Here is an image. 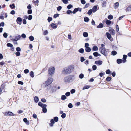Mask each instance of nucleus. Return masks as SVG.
<instances>
[{
	"label": "nucleus",
	"mask_w": 131,
	"mask_h": 131,
	"mask_svg": "<svg viewBox=\"0 0 131 131\" xmlns=\"http://www.w3.org/2000/svg\"><path fill=\"white\" fill-rule=\"evenodd\" d=\"M74 69V66L71 65L64 68L62 71V73L64 75L73 72Z\"/></svg>",
	"instance_id": "1"
},
{
	"label": "nucleus",
	"mask_w": 131,
	"mask_h": 131,
	"mask_svg": "<svg viewBox=\"0 0 131 131\" xmlns=\"http://www.w3.org/2000/svg\"><path fill=\"white\" fill-rule=\"evenodd\" d=\"M53 79L51 77H49L48 78L47 80L45 81L43 83V84L45 87H46L50 85L53 81Z\"/></svg>",
	"instance_id": "2"
},
{
	"label": "nucleus",
	"mask_w": 131,
	"mask_h": 131,
	"mask_svg": "<svg viewBox=\"0 0 131 131\" xmlns=\"http://www.w3.org/2000/svg\"><path fill=\"white\" fill-rule=\"evenodd\" d=\"M55 72V68L54 67L51 66L50 67L48 70V74L51 76H52L54 74Z\"/></svg>",
	"instance_id": "3"
},
{
	"label": "nucleus",
	"mask_w": 131,
	"mask_h": 131,
	"mask_svg": "<svg viewBox=\"0 0 131 131\" xmlns=\"http://www.w3.org/2000/svg\"><path fill=\"white\" fill-rule=\"evenodd\" d=\"M63 80L66 83H69L72 82L73 80L71 76H67L64 78Z\"/></svg>",
	"instance_id": "4"
},
{
	"label": "nucleus",
	"mask_w": 131,
	"mask_h": 131,
	"mask_svg": "<svg viewBox=\"0 0 131 131\" xmlns=\"http://www.w3.org/2000/svg\"><path fill=\"white\" fill-rule=\"evenodd\" d=\"M99 50L100 52L104 55L106 56L107 55V51L105 48L101 47L99 48Z\"/></svg>",
	"instance_id": "5"
},
{
	"label": "nucleus",
	"mask_w": 131,
	"mask_h": 131,
	"mask_svg": "<svg viewBox=\"0 0 131 131\" xmlns=\"http://www.w3.org/2000/svg\"><path fill=\"white\" fill-rule=\"evenodd\" d=\"M89 45L88 43H85V50L88 52H89L91 51V48L89 47Z\"/></svg>",
	"instance_id": "6"
},
{
	"label": "nucleus",
	"mask_w": 131,
	"mask_h": 131,
	"mask_svg": "<svg viewBox=\"0 0 131 131\" xmlns=\"http://www.w3.org/2000/svg\"><path fill=\"white\" fill-rule=\"evenodd\" d=\"M21 37V36L20 35H16L15 36L14 38L12 39V40L13 41H17L20 40Z\"/></svg>",
	"instance_id": "7"
},
{
	"label": "nucleus",
	"mask_w": 131,
	"mask_h": 131,
	"mask_svg": "<svg viewBox=\"0 0 131 131\" xmlns=\"http://www.w3.org/2000/svg\"><path fill=\"white\" fill-rule=\"evenodd\" d=\"M4 114L6 116H14L15 115L12 112L10 111L6 112L4 113Z\"/></svg>",
	"instance_id": "8"
},
{
	"label": "nucleus",
	"mask_w": 131,
	"mask_h": 131,
	"mask_svg": "<svg viewBox=\"0 0 131 131\" xmlns=\"http://www.w3.org/2000/svg\"><path fill=\"white\" fill-rule=\"evenodd\" d=\"M109 31L112 35H115V32L114 30L111 27L109 28Z\"/></svg>",
	"instance_id": "9"
},
{
	"label": "nucleus",
	"mask_w": 131,
	"mask_h": 131,
	"mask_svg": "<svg viewBox=\"0 0 131 131\" xmlns=\"http://www.w3.org/2000/svg\"><path fill=\"white\" fill-rule=\"evenodd\" d=\"M106 34L108 38L111 41H112L113 40V39L111 37L110 34L109 33L107 32L106 33Z\"/></svg>",
	"instance_id": "10"
},
{
	"label": "nucleus",
	"mask_w": 131,
	"mask_h": 131,
	"mask_svg": "<svg viewBox=\"0 0 131 131\" xmlns=\"http://www.w3.org/2000/svg\"><path fill=\"white\" fill-rule=\"evenodd\" d=\"M22 21V18L20 17H18L17 18L16 20V22L17 24H19L21 25V24Z\"/></svg>",
	"instance_id": "11"
},
{
	"label": "nucleus",
	"mask_w": 131,
	"mask_h": 131,
	"mask_svg": "<svg viewBox=\"0 0 131 131\" xmlns=\"http://www.w3.org/2000/svg\"><path fill=\"white\" fill-rule=\"evenodd\" d=\"M103 63V62L101 60H97L95 61V63L96 65H101Z\"/></svg>",
	"instance_id": "12"
},
{
	"label": "nucleus",
	"mask_w": 131,
	"mask_h": 131,
	"mask_svg": "<svg viewBox=\"0 0 131 131\" xmlns=\"http://www.w3.org/2000/svg\"><path fill=\"white\" fill-rule=\"evenodd\" d=\"M38 104L39 106L41 107L42 108L47 107V105H46L43 104V103L41 102H39Z\"/></svg>",
	"instance_id": "13"
},
{
	"label": "nucleus",
	"mask_w": 131,
	"mask_h": 131,
	"mask_svg": "<svg viewBox=\"0 0 131 131\" xmlns=\"http://www.w3.org/2000/svg\"><path fill=\"white\" fill-rule=\"evenodd\" d=\"M55 121L53 119H52L50 121L51 123L49 124L50 126L52 127L53 126V124L55 123Z\"/></svg>",
	"instance_id": "14"
},
{
	"label": "nucleus",
	"mask_w": 131,
	"mask_h": 131,
	"mask_svg": "<svg viewBox=\"0 0 131 131\" xmlns=\"http://www.w3.org/2000/svg\"><path fill=\"white\" fill-rule=\"evenodd\" d=\"M106 23L107 25H108V26H109L108 25H109L111 24H113V22H112L111 21L109 20H107V19H106Z\"/></svg>",
	"instance_id": "15"
},
{
	"label": "nucleus",
	"mask_w": 131,
	"mask_h": 131,
	"mask_svg": "<svg viewBox=\"0 0 131 131\" xmlns=\"http://www.w3.org/2000/svg\"><path fill=\"white\" fill-rule=\"evenodd\" d=\"M127 56L124 55L123 56V63H125V62L126 61V59L127 58Z\"/></svg>",
	"instance_id": "16"
},
{
	"label": "nucleus",
	"mask_w": 131,
	"mask_h": 131,
	"mask_svg": "<svg viewBox=\"0 0 131 131\" xmlns=\"http://www.w3.org/2000/svg\"><path fill=\"white\" fill-rule=\"evenodd\" d=\"M119 6V3L117 2L115 3L114 5V7L115 9H116L118 8Z\"/></svg>",
	"instance_id": "17"
},
{
	"label": "nucleus",
	"mask_w": 131,
	"mask_h": 131,
	"mask_svg": "<svg viewBox=\"0 0 131 131\" xmlns=\"http://www.w3.org/2000/svg\"><path fill=\"white\" fill-rule=\"evenodd\" d=\"M97 6H94L92 9H91L92 11V12L93 13H94L97 10Z\"/></svg>",
	"instance_id": "18"
},
{
	"label": "nucleus",
	"mask_w": 131,
	"mask_h": 131,
	"mask_svg": "<svg viewBox=\"0 0 131 131\" xmlns=\"http://www.w3.org/2000/svg\"><path fill=\"white\" fill-rule=\"evenodd\" d=\"M98 50V48L96 46H94L92 48V50L93 51H97Z\"/></svg>",
	"instance_id": "19"
},
{
	"label": "nucleus",
	"mask_w": 131,
	"mask_h": 131,
	"mask_svg": "<svg viewBox=\"0 0 131 131\" xmlns=\"http://www.w3.org/2000/svg\"><path fill=\"white\" fill-rule=\"evenodd\" d=\"M93 55L95 57H97L98 56H100V54H99L97 52H95L93 53Z\"/></svg>",
	"instance_id": "20"
},
{
	"label": "nucleus",
	"mask_w": 131,
	"mask_h": 131,
	"mask_svg": "<svg viewBox=\"0 0 131 131\" xmlns=\"http://www.w3.org/2000/svg\"><path fill=\"white\" fill-rule=\"evenodd\" d=\"M51 27L53 28V29H55L57 27V25L54 23H52L51 24Z\"/></svg>",
	"instance_id": "21"
},
{
	"label": "nucleus",
	"mask_w": 131,
	"mask_h": 131,
	"mask_svg": "<svg viewBox=\"0 0 131 131\" xmlns=\"http://www.w3.org/2000/svg\"><path fill=\"white\" fill-rule=\"evenodd\" d=\"M103 27V25L102 23H100L97 26V28H101Z\"/></svg>",
	"instance_id": "22"
},
{
	"label": "nucleus",
	"mask_w": 131,
	"mask_h": 131,
	"mask_svg": "<svg viewBox=\"0 0 131 131\" xmlns=\"http://www.w3.org/2000/svg\"><path fill=\"white\" fill-rule=\"evenodd\" d=\"M34 100L35 102L37 103L39 101V99L38 97L35 96L34 98Z\"/></svg>",
	"instance_id": "23"
},
{
	"label": "nucleus",
	"mask_w": 131,
	"mask_h": 131,
	"mask_svg": "<svg viewBox=\"0 0 131 131\" xmlns=\"http://www.w3.org/2000/svg\"><path fill=\"white\" fill-rule=\"evenodd\" d=\"M123 62V60L120 59H118L117 60V62L118 64H119Z\"/></svg>",
	"instance_id": "24"
},
{
	"label": "nucleus",
	"mask_w": 131,
	"mask_h": 131,
	"mask_svg": "<svg viewBox=\"0 0 131 131\" xmlns=\"http://www.w3.org/2000/svg\"><path fill=\"white\" fill-rule=\"evenodd\" d=\"M84 49L82 48H81L78 50V52L80 53L83 54L84 52Z\"/></svg>",
	"instance_id": "25"
},
{
	"label": "nucleus",
	"mask_w": 131,
	"mask_h": 131,
	"mask_svg": "<svg viewBox=\"0 0 131 131\" xmlns=\"http://www.w3.org/2000/svg\"><path fill=\"white\" fill-rule=\"evenodd\" d=\"M23 121L24 122L26 123L27 125H29V123L26 118H24L23 119Z\"/></svg>",
	"instance_id": "26"
},
{
	"label": "nucleus",
	"mask_w": 131,
	"mask_h": 131,
	"mask_svg": "<svg viewBox=\"0 0 131 131\" xmlns=\"http://www.w3.org/2000/svg\"><path fill=\"white\" fill-rule=\"evenodd\" d=\"M83 35L84 37H86L88 36V34L86 32H84L83 33Z\"/></svg>",
	"instance_id": "27"
},
{
	"label": "nucleus",
	"mask_w": 131,
	"mask_h": 131,
	"mask_svg": "<svg viewBox=\"0 0 131 131\" xmlns=\"http://www.w3.org/2000/svg\"><path fill=\"white\" fill-rule=\"evenodd\" d=\"M90 87V86L89 85H85L84 86L83 88V90H85L86 89H87L89 88Z\"/></svg>",
	"instance_id": "28"
},
{
	"label": "nucleus",
	"mask_w": 131,
	"mask_h": 131,
	"mask_svg": "<svg viewBox=\"0 0 131 131\" xmlns=\"http://www.w3.org/2000/svg\"><path fill=\"white\" fill-rule=\"evenodd\" d=\"M29 39L31 41H33L34 40V38L32 36H31L29 37Z\"/></svg>",
	"instance_id": "29"
},
{
	"label": "nucleus",
	"mask_w": 131,
	"mask_h": 131,
	"mask_svg": "<svg viewBox=\"0 0 131 131\" xmlns=\"http://www.w3.org/2000/svg\"><path fill=\"white\" fill-rule=\"evenodd\" d=\"M73 6L71 4H69L67 6V8L68 9H70L73 7Z\"/></svg>",
	"instance_id": "30"
},
{
	"label": "nucleus",
	"mask_w": 131,
	"mask_h": 131,
	"mask_svg": "<svg viewBox=\"0 0 131 131\" xmlns=\"http://www.w3.org/2000/svg\"><path fill=\"white\" fill-rule=\"evenodd\" d=\"M108 18L109 20H111L113 18V16L112 15H110L108 17Z\"/></svg>",
	"instance_id": "31"
},
{
	"label": "nucleus",
	"mask_w": 131,
	"mask_h": 131,
	"mask_svg": "<svg viewBox=\"0 0 131 131\" xmlns=\"http://www.w3.org/2000/svg\"><path fill=\"white\" fill-rule=\"evenodd\" d=\"M84 21L85 22H88L89 20V19L87 17H85L84 19Z\"/></svg>",
	"instance_id": "32"
},
{
	"label": "nucleus",
	"mask_w": 131,
	"mask_h": 131,
	"mask_svg": "<svg viewBox=\"0 0 131 131\" xmlns=\"http://www.w3.org/2000/svg\"><path fill=\"white\" fill-rule=\"evenodd\" d=\"M46 107H42L43 108L42 111L45 113L46 112H47V109L46 108Z\"/></svg>",
	"instance_id": "33"
},
{
	"label": "nucleus",
	"mask_w": 131,
	"mask_h": 131,
	"mask_svg": "<svg viewBox=\"0 0 131 131\" xmlns=\"http://www.w3.org/2000/svg\"><path fill=\"white\" fill-rule=\"evenodd\" d=\"M66 114L65 113H63L61 115V117L63 118H64L66 117Z\"/></svg>",
	"instance_id": "34"
},
{
	"label": "nucleus",
	"mask_w": 131,
	"mask_h": 131,
	"mask_svg": "<svg viewBox=\"0 0 131 131\" xmlns=\"http://www.w3.org/2000/svg\"><path fill=\"white\" fill-rule=\"evenodd\" d=\"M79 78L80 79H82L84 77V74H80L79 75Z\"/></svg>",
	"instance_id": "35"
},
{
	"label": "nucleus",
	"mask_w": 131,
	"mask_h": 131,
	"mask_svg": "<svg viewBox=\"0 0 131 131\" xmlns=\"http://www.w3.org/2000/svg\"><path fill=\"white\" fill-rule=\"evenodd\" d=\"M66 97L65 95H62L61 96V99L62 100H64L66 99Z\"/></svg>",
	"instance_id": "36"
},
{
	"label": "nucleus",
	"mask_w": 131,
	"mask_h": 131,
	"mask_svg": "<svg viewBox=\"0 0 131 131\" xmlns=\"http://www.w3.org/2000/svg\"><path fill=\"white\" fill-rule=\"evenodd\" d=\"M10 7L12 8L13 9V8L15 7V6L14 4H13L12 5H10Z\"/></svg>",
	"instance_id": "37"
},
{
	"label": "nucleus",
	"mask_w": 131,
	"mask_h": 131,
	"mask_svg": "<svg viewBox=\"0 0 131 131\" xmlns=\"http://www.w3.org/2000/svg\"><path fill=\"white\" fill-rule=\"evenodd\" d=\"M53 119L55 122H57L58 121V118L57 117H55Z\"/></svg>",
	"instance_id": "38"
},
{
	"label": "nucleus",
	"mask_w": 131,
	"mask_h": 131,
	"mask_svg": "<svg viewBox=\"0 0 131 131\" xmlns=\"http://www.w3.org/2000/svg\"><path fill=\"white\" fill-rule=\"evenodd\" d=\"M16 50L17 52H19L21 51V49L19 47H18L16 48Z\"/></svg>",
	"instance_id": "39"
},
{
	"label": "nucleus",
	"mask_w": 131,
	"mask_h": 131,
	"mask_svg": "<svg viewBox=\"0 0 131 131\" xmlns=\"http://www.w3.org/2000/svg\"><path fill=\"white\" fill-rule=\"evenodd\" d=\"M85 60V59L84 57H81L80 58V61L81 62H83Z\"/></svg>",
	"instance_id": "40"
},
{
	"label": "nucleus",
	"mask_w": 131,
	"mask_h": 131,
	"mask_svg": "<svg viewBox=\"0 0 131 131\" xmlns=\"http://www.w3.org/2000/svg\"><path fill=\"white\" fill-rule=\"evenodd\" d=\"M117 52L115 51H113L111 52L112 55H116L117 54Z\"/></svg>",
	"instance_id": "41"
},
{
	"label": "nucleus",
	"mask_w": 131,
	"mask_h": 131,
	"mask_svg": "<svg viewBox=\"0 0 131 131\" xmlns=\"http://www.w3.org/2000/svg\"><path fill=\"white\" fill-rule=\"evenodd\" d=\"M30 76L32 78L34 77V72L33 71H31L30 72Z\"/></svg>",
	"instance_id": "42"
},
{
	"label": "nucleus",
	"mask_w": 131,
	"mask_h": 131,
	"mask_svg": "<svg viewBox=\"0 0 131 131\" xmlns=\"http://www.w3.org/2000/svg\"><path fill=\"white\" fill-rule=\"evenodd\" d=\"M29 71V70L28 69H26L24 70V72L26 74L28 73Z\"/></svg>",
	"instance_id": "43"
},
{
	"label": "nucleus",
	"mask_w": 131,
	"mask_h": 131,
	"mask_svg": "<svg viewBox=\"0 0 131 131\" xmlns=\"http://www.w3.org/2000/svg\"><path fill=\"white\" fill-rule=\"evenodd\" d=\"M68 107L70 108H71L73 107V105L71 103H70L68 104Z\"/></svg>",
	"instance_id": "44"
},
{
	"label": "nucleus",
	"mask_w": 131,
	"mask_h": 131,
	"mask_svg": "<svg viewBox=\"0 0 131 131\" xmlns=\"http://www.w3.org/2000/svg\"><path fill=\"white\" fill-rule=\"evenodd\" d=\"M7 47H13V46L12 44L9 43H7Z\"/></svg>",
	"instance_id": "45"
},
{
	"label": "nucleus",
	"mask_w": 131,
	"mask_h": 131,
	"mask_svg": "<svg viewBox=\"0 0 131 131\" xmlns=\"http://www.w3.org/2000/svg\"><path fill=\"white\" fill-rule=\"evenodd\" d=\"M92 12V11L91 9L89 10L87 13V14L88 15H91Z\"/></svg>",
	"instance_id": "46"
},
{
	"label": "nucleus",
	"mask_w": 131,
	"mask_h": 131,
	"mask_svg": "<svg viewBox=\"0 0 131 131\" xmlns=\"http://www.w3.org/2000/svg\"><path fill=\"white\" fill-rule=\"evenodd\" d=\"M3 36L4 38H6L7 37L8 35L7 33L5 32L3 34Z\"/></svg>",
	"instance_id": "47"
},
{
	"label": "nucleus",
	"mask_w": 131,
	"mask_h": 131,
	"mask_svg": "<svg viewBox=\"0 0 131 131\" xmlns=\"http://www.w3.org/2000/svg\"><path fill=\"white\" fill-rule=\"evenodd\" d=\"M32 18V16L31 15H29L28 16V19L29 20H31Z\"/></svg>",
	"instance_id": "48"
},
{
	"label": "nucleus",
	"mask_w": 131,
	"mask_h": 131,
	"mask_svg": "<svg viewBox=\"0 0 131 131\" xmlns=\"http://www.w3.org/2000/svg\"><path fill=\"white\" fill-rule=\"evenodd\" d=\"M62 2L65 4H67L68 3V0H62Z\"/></svg>",
	"instance_id": "49"
},
{
	"label": "nucleus",
	"mask_w": 131,
	"mask_h": 131,
	"mask_svg": "<svg viewBox=\"0 0 131 131\" xmlns=\"http://www.w3.org/2000/svg\"><path fill=\"white\" fill-rule=\"evenodd\" d=\"M106 79L107 81H109L111 80V78L110 77H108L106 78Z\"/></svg>",
	"instance_id": "50"
},
{
	"label": "nucleus",
	"mask_w": 131,
	"mask_h": 131,
	"mask_svg": "<svg viewBox=\"0 0 131 131\" xmlns=\"http://www.w3.org/2000/svg\"><path fill=\"white\" fill-rule=\"evenodd\" d=\"M92 68L93 70H95L97 69V67L96 66L94 65L93 66Z\"/></svg>",
	"instance_id": "51"
},
{
	"label": "nucleus",
	"mask_w": 131,
	"mask_h": 131,
	"mask_svg": "<svg viewBox=\"0 0 131 131\" xmlns=\"http://www.w3.org/2000/svg\"><path fill=\"white\" fill-rule=\"evenodd\" d=\"M15 54L17 56H19L20 55V53L19 52H17L15 53Z\"/></svg>",
	"instance_id": "52"
},
{
	"label": "nucleus",
	"mask_w": 131,
	"mask_h": 131,
	"mask_svg": "<svg viewBox=\"0 0 131 131\" xmlns=\"http://www.w3.org/2000/svg\"><path fill=\"white\" fill-rule=\"evenodd\" d=\"M75 92V90L74 89H73L71 90L70 91V92L71 94H73Z\"/></svg>",
	"instance_id": "53"
},
{
	"label": "nucleus",
	"mask_w": 131,
	"mask_h": 131,
	"mask_svg": "<svg viewBox=\"0 0 131 131\" xmlns=\"http://www.w3.org/2000/svg\"><path fill=\"white\" fill-rule=\"evenodd\" d=\"M52 18L50 17H49L48 19V20L49 22H50L52 20Z\"/></svg>",
	"instance_id": "54"
},
{
	"label": "nucleus",
	"mask_w": 131,
	"mask_h": 131,
	"mask_svg": "<svg viewBox=\"0 0 131 131\" xmlns=\"http://www.w3.org/2000/svg\"><path fill=\"white\" fill-rule=\"evenodd\" d=\"M78 11L77 9L76 8H75L74 10L73 11L72 13L73 14H75L76 12Z\"/></svg>",
	"instance_id": "55"
},
{
	"label": "nucleus",
	"mask_w": 131,
	"mask_h": 131,
	"mask_svg": "<svg viewBox=\"0 0 131 131\" xmlns=\"http://www.w3.org/2000/svg\"><path fill=\"white\" fill-rule=\"evenodd\" d=\"M62 8L61 6H60L57 8V10L58 11H60Z\"/></svg>",
	"instance_id": "56"
},
{
	"label": "nucleus",
	"mask_w": 131,
	"mask_h": 131,
	"mask_svg": "<svg viewBox=\"0 0 131 131\" xmlns=\"http://www.w3.org/2000/svg\"><path fill=\"white\" fill-rule=\"evenodd\" d=\"M29 14H30L32 13V10H28L27 12Z\"/></svg>",
	"instance_id": "57"
},
{
	"label": "nucleus",
	"mask_w": 131,
	"mask_h": 131,
	"mask_svg": "<svg viewBox=\"0 0 131 131\" xmlns=\"http://www.w3.org/2000/svg\"><path fill=\"white\" fill-rule=\"evenodd\" d=\"M116 30L117 32H118L119 30V28L118 26L117 25H116Z\"/></svg>",
	"instance_id": "58"
},
{
	"label": "nucleus",
	"mask_w": 131,
	"mask_h": 131,
	"mask_svg": "<svg viewBox=\"0 0 131 131\" xmlns=\"http://www.w3.org/2000/svg\"><path fill=\"white\" fill-rule=\"evenodd\" d=\"M72 13V11L69 10H68L66 12V13L68 14H69Z\"/></svg>",
	"instance_id": "59"
},
{
	"label": "nucleus",
	"mask_w": 131,
	"mask_h": 131,
	"mask_svg": "<svg viewBox=\"0 0 131 131\" xmlns=\"http://www.w3.org/2000/svg\"><path fill=\"white\" fill-rule=\"evenodd\" d=\"M48 33V31L47 30H45L43 32V34L44 35H46Z\"/></svg>",
	"instance_id": "60"
},
{
	"label": "nucleus",
	"mask_w": 131,
	"mask_h": 131,
	"mask_svg": "<svg viewBox=\"0 0 131 131\" xmlns=\"http://www.w3.org/2000/svg\"><path fill=\"white\" fill-rule=\"evenodd\" d=\"M70 93L69 92H67L66 93V96H69L70 95Z\"/></svg>",
	"instance_id": "61"
},
{
	"label": "nucleus",
	"mask_w": 131,
	"mask_h": 131,
	"mask_svg": "<svg viewBox=\"0 0 131 131\" xmlns=\"http://www.w3.org/2000/svg\"><path fill=\"white\" fill-rule=\"evenodd\" d=\"M59 14H56L54 15L53 16V17L54 18H56L57 17L59 16Z\"/></svg>",
	"instance_id": "62"
},
{
	"label": "nucleus",
	"mask_w": 131,
	"mask_h": 131,
	"mask_svg": "<svg viewBox=\"0 0 131 131\" xmlns=\"http://www.w3.org/2000/svg\"><path fill=\"white\" fill-rule=\"evenodd\" d=\"M21 36V37L24 38H25L26 37V35L24 33L22 34Z\"/></svg>",
	"instance_id": "63"
},
{
	"label": "nucleus",
	"mask_w": 131,
	"mask_h": 131,
	"mask_svg": "<svg viewBox=\"0 0 131 131\" xmlns=\"http://www.w3.org/2000/svg\"><path fill=\"white\" fill-rule=\"evenodd\" d=\"M111 71L110 70L108 69L106 71V73L107 74H110Z\"/></svg>",
	"instance_id": "64"
}]
</instances>
